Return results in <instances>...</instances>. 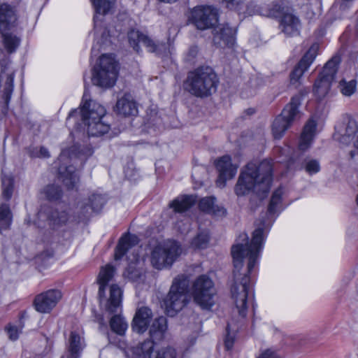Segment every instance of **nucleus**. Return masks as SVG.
<instances>
[{
  "instance_id": "obj_34",
  "label": "nucleus",
  "mask_w": 358,
  "mask_h": 358,
  "mask_svg": "<svg viewBox=\"0 0 358 358\" xmlns=\"http://www.w3.org/2000/svg\"><path fill=\"white\" fill-rule=\"evenodd\" d=\"M357 80L355 79L349 81L343 79L338 83V88L343 96H351L357 90Z\"/></svg>"
},
{
  "instance_id": "obj_2",
  "label": "nucleus",
  "mask_w": 358,
  "mask_h": 358,
  "mask_svg": "<svg viewBox=\"0 0 358 358\" xmlns=\"http://www.w3.org/2000/svg\"><path fill=\"white\" fill-rule=\"evenodd\" d=\"M189 279L185 275L176 277L170 291L164 301L166 313L169 316H174L188 303L189 295L194 302L202 309L209 310L215 304L214 297L216 290L213 280L207 275L198 276L188 289Z\"/></svg>"
},
{
  "instance_id": "obj_11",
  "label": "nucleus",
  "mask_w": 358,
  "mask_h": 358,
  "mask_svg": "<svg viewBox=\"0 0 358 358\" xmlns=\"http://www.w3.org/2000/svg\"><path fill=\"white\" fill-rule=\"evenodd\" d=\"M300 104L299 96L292 97L281 114L275 117L272 124V134L275 138H282L292 123L300 116L299 111Z\"/></svg>"
},
{
  "instance_id": "obj_40",
  "label": "nucleus",
  "mask_w": 358,
  "mask_h": 358,
  "mask_svg": "<svg viewBox=\"0 0 358 358\" xmlns=\"http://www.w3.org/2000/svg\"><path fill=\"white\" fill-rule=\"evenodd\" d=\"M45 194L49 200H56L61 196V190L55 185H48L45 189Z\"/></svg>"
},
{
  "instance_id": "obj_18",
  "label": "nucleus",
  "mask_w": 358,
  "mask_h": 358,
  "mask_svg": "<svg viewBox=\"0 0 358 358\" xmlns=\"http://www.w3.org/2000/svg\"><path fill=\"white\" fill-rule=\"evenodd\" d=\"M128 41L134 51L139 53L141 50L139 43H142L150 52H155L160 55L165 45L156 44L155 41L147 35L138 30L132 29L128 33Z\"/></svg>"
},
{
  "instance_id": "obj_22",
  "label": "nucleus",
  "mask_w": 358,
  "mask_h": 358,
  "mask_svg": "<svg viewBox=\"0 0 358 358\" xmlns=\"http://www.w3.org/2000/svg\"><path fill=\"white\" fill-rule=\"evenodd\" d=\"M153 317L152 310L147 306L137 308L131 322L133 331L138 334H143L150 326Z\"/></svg>"
},
{
  "instance_id": "obj_52",
  "label": "nucleus",
  "mask_w": 358,
  "mask_h": 358,
  "mask_svg": "<svg viewBox=\"0 0 358 358\" xmlns=\"http://www.w3.org/2000/svg\"><path fill=\"white\" fill-rule=\"evenodd\" d=\"M357 155H358V152H357Z\"/></svg>"
},
{
  "instance_id": "obj_38",
  "label": "nucleus",
  "mask_w": 358,
  "mask_h": 358,
  "mask_svg": "<svg viewBox=\"0 0 358 358\" xmlns=\"http://www.w3.org/2000/svg\"><path fill=\"white\" fill-rule=\"evenodd\" d=\"M69 220V215L66 212L62 211L54 212L51 217V221L52 222V224L55 226H62L67 222Z\"/></svg>"
},
{
  "instance_id": "obj_21",
  "label": "nucleus",
  "mask_w": 358,
  "mask_h": 358,
  "mask_svg": "<svg viewBox=\"0 0 358 358\" xmlns=\"http://www.w3.org/2000/svg\"><path fill=\"white\" fill-rule=\"evenodd\" d=\"M85 347L82 329H73L67 338L66 355L61 358H79Z\"/></svg>"
},
{
  "instance_id": "obj_35",
  "label": "nucleus",
  "mask_w": 358,
  "mask_h": 358,
  "mask_svg": "<svg viewBox=\"0 0 358 358\" xmlns=\"http://www.w3.org/2000/svg\"><path fill=\"white\" fill-rule=\"evenodd\" d=\"M2 187L3 192L2 196L6 200L11 198L13 189V180L10 176H2Z\"/></svg>"
},
{
  "instance_id": "obj_5",
  "label": "nucleus",
  "mask_w": 358,
  "mask_h": 358,
  "mask_svg": "<svg viewBox=\"0 0 358 358\" xmlns=\"http://www.w3.org/2000/svg\"><path fill=\"white\" fill-rule=\"evenodd\" d=\"M83 101L80 113L89 136H99L106 134L110 125L104 120V107L96 101H88L86 93L83 94Z\"/></svg>"
},
{
  "instance_id": "obj_16",
  "label": "nucleus",
  "mask_w": 358,
  "mask_h": 358,
  "mask_svg": "<svg viewBox=\"0 0 358 358\" xmlns=\"http://www.w3.org/2000/svg\"><path fill=\"white\" fill-rule=\"evenodd\" d=\"M127 358H176V350L171 347L154 350V344L145 341L138 346L125 352Z\"/></svg>"
},
{
  "instance_id": "obj_23",
  "label": "nucleus",
  "mask_w": 358,
  "mask_h": 358,
  "mask_svg": "<svg viewBox=\"0 0 358 358\" xmlns=\"http://www.w3.org/2000/svg\"><path fill=\"white\" fill-rule=\"evenodd\" d=\"M236 29L228 24H222L215 29L214 43L220 47L233 46L235 41Z\"/></svg>"
},
{
  "instance_id": "obj_42",
  "label": "nucleus",
  "mask_w": 358,
  "mask_h": 358,
  "mask_svg": "<svg viewBox=\"0 0 358 358\" xmlns=\"http://www.w3.org/2000/svg\"><path fill=\"white\" fill-rule=\"evenodd\" d=\"M304 169L309 175H313L320 171V166L317 160L310 159L306 163Z\"/></svg>"
},
{
  "instance_id": "obj_7",
  "label": "nucleus",
  "mask_w": 358,
  "mask_h": 358,
  "mask_svg": "<svg viewBox=\"0 0 358 358\" xmlns=\"http://www.w3.org/2000/svg\"><path fill=\"white\" fill-rule=\"evenodd\" d=\"M182 249L180 245L172 240L159 243L151 250L150 263L157 270L171 267L181 255Z\"/></svg>"
},
{
  "instance_id": "obj_14",
  "label": "nucleus",
  "mask_w": 358,
  "mask_h": 358,
  "mask_svg": "<svg viewBox=\"0 0 358 358\" xmlns=\"http://www.w3.org/2000/svg\"><path fill=\"white\" fill-rule=\"evenodd\" d=\"M92 3L94 6L95 14L94 16V34L96 43L93 45L92 48V52L93 55L96 54L99 50V46L101 45H106L110 43L109 37L110 36L108 33H106V30L103 32L99 24L101 21L99 19V16H103L108 13L111 9L113 5L109 0H91Z\"/></svg>"
},
{
  "instance_id": "obj_6",
  "label": "nucleus",
  "mask_w": 358,
  "mask_h": 358,
  "mask_svg": "<svg viewBox=\"0 0 358 358\" xmlns=\"http://www.w3.org/2000/svg\"><path fill=\"white\" fill-rule=\"evenodd\" d=\"M217 76L210 67H201L189 72L185 89L196 96H207L216 88Z\"/></svg>"
},
{
  "instance_id": "obj_8",
  "label": "nucleus",
  "mask_w": 358,
  "mask_h": 358,
  "mask_svg": "<svg viewBox=\"0 0 358 358\" xmlns=\"http://www.w3.org/2000/svg\"><path fill=\"white\" fill-rule=\"evenodd\" d=\"M118 64L113 55H102L93 69L92 83L101 87H111L117 80Z\"/></svg>"
},
{
  "instance_id": "obj_44",
  "label": "nucleus",
  "mask_w": 358,
  "mask_h": 358,
  "mask_svg": "<svg viewBox=\"0 0 358 358\" xmlns=\"http://www.w3.org/2000/svg\"><path fill=\"white\" fill-rule=\"evenodd\" d=\"M13 81H14V76L13 74H10L7 77V80H6V86L4 90H5L4 94H5V96L6 99L10 97V96L13 92Z\"/></svg>"
},
{
  "instance_id": "obj_9",
  "label": "nucleus",
  "mask_w": 358,
  "mask_h": 358,
  "mask_svg": "<svg viewBox=\"0 0 358 358\" xmlns=\"http://www.w3.org/2000/svg\"><path fill=\"white\" fill-rule=\"evenodd\" d=\"M16 20L14 8L7 3L0 5V31L4 49L8 53L14 52L20 43V39L17 36L7 32L14 26Z\"/></svg>"
},
{
  "instance_id": "obj_28",
  "label": "nucleus",
  "mask_w": 358,
  "mask_h": 358,
  "mask_svg": "<svg viewBox=\"0 0 358 358\" xmlns=\"http://www.w3.org/2000/svg\"><path fill=\"white\" fill-rule=\"evenodd\" d=\"M317 123L313 119H310L304 126L302 131L299 148L301 150H307L315 136Z\"/></svg>"
},
{
  "instance_id": "obj_37",
  "label": "nucleus",
  "mask_w": 358,
  "mask_h": 358,
  "mask_svg": "<svg viewBox=\"0 0 358 358\" xmlns=\"http://www.w3.org/2000/svg\"><path fill=\"white\" fill-rule=\"evenodd\" d=\"M345 134L348 137L354 139V145L358 148V124L354 120H350L345 129Z\"/></svg>"
},
{
  "instance_id": "obj_1",
  "label": "nucleus",
  "mask_w": 358,
  "mask_h": 358,
  "mask_svg": "<svg viewBox=\"0 0 358 358\" xmlns=\"http://www.w3.org/2000/svg\"><path fill=\"white\" fill-rule=\"evenodd\" d=\"M264 240V229L258 228L254 231L250 242L248 234L242 233L231 248L234 270L230 285L231 298L242 318L246 316L248 311L250 281L248 273L258 264Z\"/></svg>"
},
{
  "instance_id": "obj_15",
  "label": "nucleus",
  "mask_w": 358,
  "mask_h": 358,
  "mask_svg": "<svg viewBox=\"0 0 358 358\" xmlns=\"http://www.w3.org/2000/svg\"><path fill=\"white\" fill-rule=\"evenodd\" d=\"M188 20L198 29L205 30L212 28L217 23L218 12L212 6H197L189 11Z\"/></svg>"
},
{
  "instance_id": "obj_20",
  "label": "nucleus",
  "mask_w": 358,
  "mask_h": 358,
  "mask_svg": "<svg viewBox=\"0 0 358 358\" xmlns=\"http://www.w3.org/2000/svg\"><path fill=\"white\" fill-rule=\"evenodd\" d=\"M62 293L58 289H49L36 296L34 306L38 312L48 313L56 306L62 299Z\"/></svg>"
},
{
  "instance_id": "obj_10",
  "label": "nucleus",
  "mask_w": 358,
  "mask_h": 358,
  "mask_svg": "<svg viewBox=\"0 0 358 358\" xmlns=\"http://www.w3.org/2000/svg\"><path fill=\"white\" fill-rule=\"evenodd\" d=\"M93 150L92 148H87L85 151L78 150L76 146H73L70 149H63L59 157V162H63L64 164L58 168L59 174L64 185L68 189H73L78 182V178L75 173V168L72 166H66L69 159L73 157H80L82 155L88 157L92 155Z\"/></svg>"
},
{
  "instance_id": "obj_3",
  "label": "nucleus",
  "mask_w": 358,
  "mask_h": 358,
  "mask_svg": "<svg viewBox=\"0 0 358 358\" xmlns=\"http://www.w3.org/2000/svg\"><path fill=\"white\" fill-rule=\"evenodd\" d=\"M272 163L264 160L259 164L250 162L241 171L234 190L238 196L254 192L259 196H265L272 182Z\"/></svg>"
},
{
  "instance_id": "obj_41",
  "label": "nucleus",
  "mask_w": 358,
  "mask_h": 358,
  "mask_svg": "<svg viewBox=\"0 0 358 358\" xmlns=\"http://www.w3.org/2000/svg\"><path fill=\"white\" fill-rule=\"evenodd\" d=\"M227 334L224 340L225 348L227 350H229L233 347L234 343V329L232 328V323L229 322L227 327Z\"/></svg>"
},
{
  "instance_id": "obj_39",
  "label": "nucleus",
  "mask_w": 358,
  "mask_h": 358,
  "mask_svg": "<svg viewBox=\"0 0 358 358\" xmlns=\"http://www.w3.org/2000/svg\"><path fill=\"white\" fill-rule=\"evenodd\" d=\"M22 328L23 325L22 324L21 320L18 322L17 325L9 324L6 327V330L10 339L13 341L17 340L18 338L19 334L22 331Z\"/></svg>"
},
{
  "instance_id": "obj_29",
  "label": "nucleus",
  "mask_w": 358,
  "mask_h": 358,
  "mask_svg": "<svg viewBox=\"0 0 358 358\" xmlns=\"http://www.w3.org/2000/svg\"><path fill=\"white\" fill-rule=\"evenodd\" d=\"M196 201V196L194 195H181L172 201L169 206L175 212L182 213L189 208Z\"/></svg>"
},
{
  "instance_id": "obj_32",
  "label": "nucleus",
  "mask_w": 358,
  "mask_h": 358,
  "mask_svg": "<svg viewBox=\"0 0 358 358\" xmlns=\"http://www.w3.org/2000/svg\"><path fill=\"white\" fill-rule=\"evenodd\" d=\"M210 241L208 231H201L195 236L191 243V247L194 250L205 249L208 247Z\"/></svg>"
},
{
  "instance_id": "obj_24",
  "label": "nucleus",
  "mask_w": 358,
  "mask_h": 358,
  "mask_svg": "<svg viewBox=\"0 0 358 358\" xmlns=\"http://www.w3.org/2000/svg\"><path fill=\"white\" fill-rule=\"evenodd\" d=\"M168 321L164 316H159L152 320L149 327V335L153 343L160 342L166 338L168 334Z\"/></svg>"
},
{
  "instance_id": "obj_36",
  "label": "nucleus",
  "mask_w": 358,
  "mask_h": 358,
  "mask_svg": "<svg viewBox=\"0 0 358 358\" xmlns=\"http://www.w3.org/2000/svg\"><path fill=\"white\" fill-rule=\"evenodd\" d=\"M128 259L131 261V262L124 275L131 280L136 281L138 278H140L141 275L139 271L137 269H136V268L133 266L132 264H135L136 263H137L139 261V257L137 255H134L133 259H131L129 256L128 257Z\"/></svg>"
},
{
  "instance_id": "obj_43",
  "label": "nucleus",
  "mask_w": 358,
  "mask_h": 358,
  "mask_svg": "<svg viewBox=\"0 0 358 358\" xmlns=\"http://www.w3.org/2000/svg\"><path fill=\"white\" fill-rule=\"evenodd\" d=\"M91 208L93 210H98L103 206V199L99 195H93L90 199Z\"/></svg>"
},
{
  "instance_id": "obj_30",
  "label": "nucleus",
  "mask_w": 358,
  "mask_h": 358,
  "mask_svg": "<svg viewBox=\"0 0 358 358\" xmlns=\"http://www.w3.org/2000/svg\"><path fill=\"white\" fill-rule=\"evenodd\" d=\"M284 193L282 187H279L273 192L268 208L269 215L275 214L282 209V201Z\"/></svg>"
},
{
  "instance_id": "obj_51",
  "label": "nucleus",
  "mask_w": 358,
  "mask_h": 358,
  "mask_svg": "<svg viewBox=\"0 0 358 358\" xmlns=\"http://www.w3.org/2000/svg\"><path fill=\"white\" fill-rule=\"evenodd\" d=\"M190 51L192 52H196V48H192Z\"/></svg>"
},
{
  "instance_id": "obj_45",
  "label": "nucleus",
  "mask_w": 358,
  "mask_h": 358,
  "mask_svg": "<svg viewBox=\"0 0 358 358\" xmlns=\"http://www.w3.org/2000/svg\"><path fill=\"white\" fill-rule=\"evenodd\" d=\"M257 358H280L276 350L267 349L262 351Z\"/></svg>"
},
{
  "instance_id": "obj_25",
  "label": "nucleus",
  "mask_w": 358,
  "mask_h": 358,
  "mask_svg": "<svg viewBox=\"0 0 358 358\" xmlns=\"http://www.w3.org/2000/svg\"><path fill=\"white\" fill-rule=\"evenodd\" d=\"M115 110L123 116H134L138 113V107L133 97L125 94L117 100Z\"/></svg>"
},
{
  "instance_id": "obj_49",
  "label": "nucleus",
  "mask_w": 358,
  "mask_h": 358,
  "mask_svg": "<svg viewBox=\"0 0 358 358\" xmlns=\"http://www.w3.org/2000/svg\"><path fill=\"white\" fill-rule=\"evenodd\" d=\"M195 341H196V338L195 337L192 338L191 341H190V343L191 344H194L195 343Z\"/></svg>"
},
{
  "instance_id": "obj_47",
  "label": "nucleus",
  "mask_w": 358,
  "mask_h": 358,
  "mask_svg": "<svg viewBox=\"0 0 358 358\" xmlns=\"http://www.w3.org/2000/svg\"><path fill=\"white\" fill-rule=\"evenodd\" d=\"M227 3V7L232 8L235 5L239 4L241 0H223Z\"/></svg>"
},
{
  "instance_id": "obj_33",
  "label": "nucleus",
  "mask_w": 358,
  "mask_h": 358,
  "mask_svg": "<svg viewBox=\"0 0 358 358\" xmlns=\"http://www.w3.org/2000/svg\"><path fill=\"white\" fill-rule=\"evenodd\" d=\"M12 222V215L9 206L2 204L0 206V232L9 228Z\"/></svg>"
},
{
  "instance_id": "obj_17",
  "label": "nucleus",
  "mask_w": 358,
  "mask_h": 358,
  "mask_svg": "<svg viewBox=\"0 0 358 358\" xmlns=\"http://www.w3.org/2000/svg\"><path fill=\"white\" fill-rule=\"evenodd\" d=\"M319 44L313 43L305 53L289 76L290 84L299 87L304 73L309 69L318 54Z\"/></svg>"
},
{
  "instance_id": "obj_48",
  "label": "nucleus",
  "mask_w": 358,
  "mask_h": 358,
  "mask_svg": "<svg viewBox=\"0 0 358 358\" xmlns=\"http://www.w3.org/2000/svg\"><path fill=\"white\" fill-rule=\"evenodd\" d=\"M77 113L76 110L71 111L69 115V117L73 116L75 115V113Z\"/></svg>"
},
{
  "instance_id": "obj_19",
  "label": "nucleus",
  "mask_w": 358,
  "mask_h": 358,
  "mask_svg": "<svg viewBox=\"0 0 358 358\" xmlns=\"http://www.w3.org/2000/svg\"><path fill=\"white\" fill-rule=\"evenodd\" d=\"M217 171L219 173L216 184L220 187H224L228 180L232 179L237 173L238 164H233L229 155H224L215 162Z\"/></svg>"
},
{
  "instance_id": "obj_31",
  "label": "nucleus",
  "mask_w": 358,
  "mask_h": 358,
  "mask_svg": "<svg viewBox=\"0 0 358 358\" xmlns=\"http://www.w3.org/2000/svg\"><path fill=\"white\" fill-rule=\"evenodd\" d=\"M110 327L117 335L124 336L128 329V323L121 315H115L110 320Z\"/></svg>"
},
{
  "instance_id": "obj_12",
  "label": "nucleus",
  "mask_w": 358,
  "mask_h": 358,
  "mask_svg": "<svg viewBox=\"0 0 358 358\" xmlns=\"http://www.w3.org/2000/svg\"><path fill=\"white\" fill-rule=\"evenodd\" d=\"M338 63L337 57L329 60L315 81L313 92L317 101L323 100L329 94L331 83L337 73Z\"/></svg>"
},
{
  "instance_id": "obj_4",
  "label": "nucleus",
  "mask_w": 358,
  "mask_h": 358,
  "mask_svg": "<svg viewBox=\"0 0 358 358\" xmlns=\"http://www.w3.org/2000/svg\"><path fill=\"white\" fill-rule=\"evenodd\" d=\"M114 272V268L107 264L101 268L97 278L99 285L100 306L110 313L118 312L122 308V290L121 288L117 285H111L108 290L107 289V285L113 278Z\"/></svg>"
},
{
  "instance_id": "obj_26",
  "label": "nucleus",
  "mask_w": 358,
  "mask_h": 358,
  "mask_svg": "<svg viewBox=\"0 0 358 358\" xmlns=\"http://www.w3.org/2000/svg\"><path fill=\"white\" fill-rule=\"evenodd\" d=\"M137 236L130 234H124L119 240L115 251V259L120 260L134 246L138 243Z\"/></svg>"
},
{
  "instance_id": "obj_27",
  "label": "nucleus",
  "mask_w": 358,
  "mask_h": 358,
  "mask_svg": "<svg viewBox=\"0 0 358 358\" xmlns=\"http://www.w3.org/2000/svg\"><path fill=\"white\" fill-rule=\"evenodd\" d=\"M215 197L207 196L201 199L199 202L200 210L215 217H222L226 215L224 207L215 204Z\"/></svg>"
},
{
  "instance_id": "obj_50",
  "label": "nucleus",
  "mask_w": 358,
  "mask_h": 358,
  "mask_svg": "<svg viewBox=\"0 0 358 358\" xmlns=\"http://www.w3.org/2000/svg\"><path fill=\"white\" fill-rule=\"evenodd\" d=\"M356 154H355V152H350V156L352 158H354L355 157Z\"/></svg>"
},
{
  "instance_id": "obj_13",
  "label": "nucleus",
  "mask_w": 358,
  "mask_h": 358,
  "mask_svg": "<svg viewBox=\"0 0 358 358\" xmlns=\"http://www.w3.org/2000/svg\"><path fill=\"white\" fill-rule=\"evenodd\" d=\"M263 15L271 17H280L282 31L287 36H296L299 33L301 23L299 18L290 12L288 7L279 4L272 5L268 11L262 12Z\"/></svg>"
},
{
  "instance_id": "obj_46",
  "label": "nucleus",
  "mask_w": 358,
  "mask_h": 358,
  "mask_svg": "<svg viewBox=\"0 0 358 358\" xmlns=\"http://www.w3.org/2000/svg\"><path fill=\"white\" fill-rule=\"evenodd\" d=\"M33 156L46 158L48 157L50 155L48 150L46 148L42 147L38 151H37L36 153H34Z\"/></svg>"
}]
</instances>
